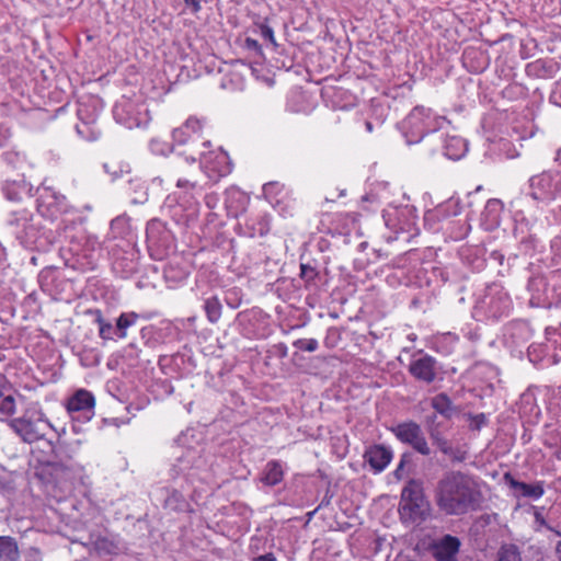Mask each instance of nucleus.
Listing matches in <instances>:
<instances>
[{
	"instance_id": "f257e3e1",
	"label": "nucleus",
	"mask_w": 561,
	"mask_h": 561,
	"mask_svg": "<svg viewBox=\"0 0 561 561\" xmlns=\"http://www.w3.org/2000/svg\"><path fill=\"white\" fill-rule=\"evenodd\" d=\"M481 482L461 471H450L438 481L436 503L447 515H465L481 508Z\"/></svg>"
},
{
	"instance_id": "f03ea898",
	"label": "nucleus",
	"mask_w": 561,
	"mask_h": 561,
	"mask_svg": "<svg viewBox=\"0 0 561 561\" xmlns=\"http://www.w3.org/2000/svg\"><path fill=\"white\" fill-rule=\"evenodd\" d=\"M203 191V186L197 181L180 178L176 181V190L167 196L163 209H167L176 220L183 217L190 218L198 211V199Z\"/></svg>"
},
{
	"instance_id": "7ed1b4c3",
	"label": "nucleus",
	"mask_w": 561,
	"mask_h": 561,
	"mask_svg": "<svg viewBox=\"0 0 561 561\" xmlns=\"http://www.w3.org/2000/svg\"><path fill=\"white\" fill-rule=\"evenodd\" d=\"M173 470L182 474L194 490L203 491V484H214L215 474L207 459L203 456L201 448H187L176 460Z\"/></svg>"
},
{
	"instance_id": "20e7f679",
	"label": "nucleus",
	"mask_w": 561,
	"mask_h": 561,
	"mask_svg": "<svg viewBox=\"0 0 561 561\" xmlns=\"http://www.w3.org/2000/svg\"><path fill=\"white\" fill-rule=\"evenodd\" d=\"M512 299L506 290L499 284H492L480 293L472 310L478 321L499 320L510 314Z\"/></svg>"
},
{
	"instance_id": "39448f33",
	"label": "nucleus",
	"mask_w": 561,
	"mask_h": 561,
	"mask_svg": "<svg viewBox=\"0 0 561 561\" xmlns=\"http://www.w3.org/2000/svg\"><path fill=\"white\" fill-rule=\"evenodd\" d=\"M445 118L431 108L417 105L400 123V129L408 145L420 142L425 135L436 131Z\"/></svg>"
},
{
	"instance_id": "423d86ee",
	"label": "nucleus",
	"mask_w": 561,
	"mask_h": 561,
	"mask_svg": "<svg viewBox=\"0 0 561 561\" xmlns=\"http://www.w3.org/2000/svg\"><path fill=\"white\" fill-rule=\"evenodd\" d=\"M116 123L128 129L146 127L151 117L148 105L141 94L123 95L113 107Z\"/></svg>"
},
{
	"instance_id": "0eeeda50",
	"label": "nucleus",
	"mask_w": 561,
	"mask_h": 561,
	"mask_svg": "<svg viewBox=\"0 0 561 561\" xmlns=\"http://www.w3.org/2000/svg\"><path fill=\"white\" fill-rule=\"evenodd\" d=\"M103 107V102L99 96L88 94L79 99L77 116L80 123L76 125V130L82 139L88 141L99 139L101 131L96 122Z\"/></svg>"
},
{
	"instance_id": "6e6552de",
	"label": "nucleus",
	"mask_w": 561,
	"mask_h": 561,
	"mask_svg": "<svg viewBox=\"0 0 561 561\" xmlns=\"http://www.w3.org/2000/svg\"><path fill=\"white\" fill-rule=\"evenodd\" d=\"M537 203L548 204L561 196V172H542L528 180L527 192Z\"/></svg>"
},
{
	"instance_id": "1a4fd4ad",
	"label": "nucleus",
	"mask_w": 561,
	"mask_h": 561,
	"mask_svg": "<svg viewBox=\"0 0 561 561\" xmlns=\"http://www.w3.org/2000/svg\"><path fill=\"white\" fill-rule=\"evenodd\" d=\"M427 512V502L423 494L422 483L411 480L402 490L399 513L402 519L415 522L422 519Z\"/></svg>"
},
{
	"instance_id": "9d476101",
	"label": "nucleus",
	"mask_w": 561,
	"mask_h": 561,
	"mask_svg": "<svg viewBox=\"0 0 561 561\" xmlns=\"http://www.w3.org/2000/svg\"><path fill=\"white\" fill-rule=\"evenodd\" d=\"M382 218L387 228L397 234L401 232L414 234L417 231L416 208L412 205H389L383 209Z\"/></svg>"
},
{
	"instance_id": "9b49d317",
	"label": "nucleus",
	"mask_w": 561,
	"mask_h": 561,
	"mask_svg": "<svg viewBox=\"0 0 561 561\" xmlns=\"http://www.w3.org/2000/svg\"><path fill=\"white\" fill-rule=\"evenodd\" d=\"M7 229L23 247L32 245L37 237L33 214L27 209L11 211L7 218Z\"/></svg>"
},
{
	"instance_id": "f8f14e48",
	"label": "nucleus",
	"mask_w": 561,
	"mask_h": 561,
	"mask_svg": "<svg viewBox=\"0 0 561 561\" xmlns=\"http://www.w3.org/2000/svg\"><path fill=\"white\" fill-rule=\"evenodd\" d=\"M146 239L151 256L162 260L173 248V234L160 219H151L147 224Z\"/></svg>"
},
{
	"instance_id": "ddd939ff",
	"label": "nucleus",
	"mask_w": 561,
	"mask_h": 561,
	"mask_svg": "<svg viewBox=\"0 0 561 561\" xmlns=\"http://www.w3.org/2000/svg\"><path fill=\"white\" fill-rule=\"evenodd\" d=\"M9 426L23 439L25 443H34L45 436V428L50 427V423L44 417L43 413H38L37 419H32L26 414L11 419L8 421Z\"/></svg>"
},
{
	"instance_id": "4468645a",
	"label": "nucleus",
	"mask_w": 561,
	"mask_h": 561,
	"mask_svg": "<svg viewBox=\"0 0 561 561\" xmlns=\"http://www.w3.org/2000/svg\"><path fill=\"white\" fill-rule=\"evenodd\" d=\"M95 398L85 390H77L66 403V409L72 421L87 423L94 416Z\"/></svg>"
},
{
	"instance_id": "2eb2a0df",
	"label": "nucleus",
	"mask_w": 561,
	"mask_h": 561,
	"mask_svg": "<svg viewBox=\"0 0 561 561\" xmlns=\"http://www.w3.org/2000/svg\"><path fill=\"white\" fill-rule=\"evenodd\" d=\"M198 154L201 168L204 170L209 180L216 182L220 178L231 173L232 165L227 152L219 149L208 153L198 151Z\"/></svg>"
},
{
	"instance_id": "dca6fc26",
	"label": "nucleus",
	"mask_w": 561,
	"mask_h": 561,
	"mask_svg": "<svg viewBox=\"0 0 561 561\" xmlns=\"http://www.w3.org/2000/svg\"><path fill=\"white\" fill-rule=\"evenodd\" d=\"M391 431L400 442L411 445L421 455L428 456L431 454V448L417 423L413 421L402 422L392 427Z\"/></svg>"
},
{
	"instance_id": "f3484780",
	"label": "nucleus",
	"mask_w": 561,
	"mask_h": 561,
	"mask_svg": "<svg viewBox=\"0 0 561 561\" xmlns=\"http://www.w3.org/2000/svg\"><path fill=\"white\" fill-rule=\"evenodd\" d=\"M558 333L557 329L547 328L546 329V343L542 345H531L528 348V356L530 362L533 363H542L543 365H554L559 363V357L554 353V351L559 346Z\"/></svg>"
},
{
	"instance_id": "a211bd4d",
	"label": "nucleus",
	"mask_w": 561,
	"mask_h": 561,
	"mask_svg": "<svg viewBox=\"0 0 561 561\" xmlns=\"http://www.w3.org/2000/svg\"><path fill=\"white\" fill-rule=\"evenodd\" d=\"M67 209L66 197L51 187L39 190L37 210L46 218L54 219Z\"/></svg>"
},
{
	"instance_id": "6ab92c4d",
	"label": "nucleus",
	"mask_w": 561,
	"mask_h": 561,
	"mask_svg": "<svg viewBox=\"0 0 561 561\" xmlns=\"http://www.w3.org/2000/svg\"><path fill=\"white\" fill-rule=\"evenodd\" d=\"M202 121L190 117L182 126L175 128L172 133V138L176 145H192L199 144L202 147L209 145L208 140H202Z\"/></svg>"
},
{
	"instance_id": "aec40b11",
	"label": "nucleus",
	"mask_w": 561,
	"mask_h": 561,
	"mask_svg": "<svg viewBox=\"0 0 561 561\" xmlns=\"http://www.w3.org/2000/svg\"><path fill=\"white\" fill-rule=\"evenodd\" d=\"M503 479L510 489L514 491V496L517 499L526 497L536 501L541 499L545 494L543 481H536L528 484L516 480L510 472L504 473Z\"/></svg>"
},
{
	"instance_id": "412c9836",
	"label": "nucleus",
	"mask_w": 561,
	"mask_h": 561,
	"mask_svg": "<svg viewBox=\"0 0 561 561\" xmlns=\"http://www.w3.org/2000/svg\"><path fill=\"white\" fill-rule=\"evenodd\" d=\"M409 371L415 379L431 383L436 378V360L430 355L414 358L410 364Z\"/></svg>"
},
{
	"instance_id": "4be33fe9",
	"label": "nucleus",
	"mask_w": 561,
	"mask_h": 561,
	"mask_svg": "<svg viewBox=\"0 0 561 561\" xmlns=\"http://www.w3.org/2000/svg\"><path fill=\"white\" fill-rule=\"evenodd\" d=\"M460 548L457 537L445 535L432 545L433 557L437 561H454Z\"/></svg>"
},
{
	"instance_id": "5701e85b",
	"label": "nucleus",
	"mask_w": 561,
	"mask_h": 561,
	"mask_svg": "<svg viewBox=\"0 0 561 561\" xmlns=\"http://www.w3.org/2000/svg\"><path fill=\"white\" fill-rule=\"evenodd\" d=\"M364 459L369 463L374 472L383 471L392 459L390 448L382 445H373L364 454Z\"/></svg>"
},
{
	"instance_id": "b1692460",
	"label": "nucleus",
	"mask_w": 561,
	"mask_h": 561,
	"mask_svg": "<svg viewBox=\"0 0 561 561\" xmlns=\"http://www.w3.org/2000/svg\"><path fill=\"white\" fill-rule=\"evenodd\" d=\"M4 197L10 202H22L24 197H30L32 185L24 179L5 180L1 185Z\"/></svg>"
},
{
	"instance_id": "393cba45",
	"label": "nucleus",
	"mask_w": 561,
	"mask_h": 561,
	"mask_svg": "<svg viewBox=\"0 0 561 561\" xmlns=\"http://www.w3.org/2000/svg\"><path fill=\"white\" fill-rule=\"evenodd\" d=\"M437 138L442 144L444 156L448 159L459 160L468 150L467 141L457 135L446 136L445 138L439 136Z\"/></svg>"
},
{
	"instance_id": "a878e982",
	"label": "nucleus",
	"mask_w": 561,
	"mask_h": 561,
	"mask_svg": "<svg viewBox=\"0 0 561 561\" xmlns=\"http://www.w3.org/2000/svg\"><path fill=\"white\" fill-rule=\"evenodd\" d=\"M247 202L248 197L240 190L231 187L226 191L225 204L231 215L238 216L245 208Z\"/></svg>"
},
{
	"instance_id": "bb28decb",
	"label": "nucleus",
	"mask_w": 561,
	"mask_h": 561,
	"mask_svg": "<svg viewBox=\"0 0 561 561\" xmlns=\"http://www.w3.org/2000/svg\"><path fill=\"white\" fill-rule=\"evenodd\" d=\"M284 478V471L283 466L278 460H271L266 463L262 476L261 481L265 485H276L278 484Z\"/></svg>"
},
{
	"instance_id": "cd10ccee",
	"label": "nucleus",
	"mask_w": 561,
	"mask_h": 561,
	"mask_svg": "<svg viewBox=\"0 0 561 561\" xmlns=\"http://www.w3.org/2000/svg\"><path fill=\"white\" fill-rule=\"evenodd\" d=\"M501 209V201L492 198L486 202L482 211V220H484L488 229H492L499 225Z\"/></svg>"
},
{
	"instance_id": "c85d7f7f",
	"label": "nucleus",
	"mask_w": 561,
	"mask_h": 561,
	"mask_svg": "<svg viewBox=\"0 0 561 561\" xmlns=\"http://www.w3.org/2000/svg\"><path fill=\"white\" fill-rule=\"evenodd\" d=\"M18 542L10 536H0V561H19Z\"/></svg>"
},
{
	"instance_id": "c756f323",
	"label": "nucleus",
	"mask_w": 561,
	"mask_h": 561,
	"mask_svg": "<svg viewBox=\"0 0 561 561\" xmlns=\"http://www.w3.org/2000/svg\"><path fill=\"white\" fill-rule=\"evenodd\" d=\"M140 318L141 316L134 311L121 313L116 320V337L125 339L127 336V329L135 325Z\"/></svg>"
},
{
	"instance_id": "7c9ffc66",
	"label": "nucleus",
	"mask_w": 561,
	"mask_h": 561,
	"mask_svg": "<svg viewBox=\"0 0 561 561\" xmlns=\"http://www.w3.org/2000/svg\"><path fill=\"white\" fill-rule=\"evenodd\" d=\"M89 312L94 316V321L99 325L100 337L102 340H113L116 336V334H115L116 328H114L111 322L104 320L101 310L95 309V310H90Z\"/></svg>"
},
{
	"instance_id": "2f4dec72",
	"label": "nucleus",
	"mask_w": 561,
	"mask_h": 561,
	"mask_svg": "<svg viewBox=\"0 0 561 561\" xmlns=\"http://www.w3.org/2000/svg\"><path fill=\"white\" fill-rule=\"evenodd\" d=\"M204 310L207 317V320L210 323H216L219 321L222 312V306L218 297L211 296L205 299L204 301Z\"/></svg>"
},
{
	"instance_id": "473e14b6",
	"label": "nucleus",
	"mask_w": 561,
	"mask_h": 561,
	"mask_svg": "<svg viewBox=\"0 0 561 561\" xmlns=\"http://www.w3.org/2000/svg\"><path fill=\"white\" fill-rule=\"evenodd\" d=\"M432 407L437 413L446 417H449L453 413L451 401L445 393H439L435 396L432 399Z\"/></svg>"
},
{
	"instance_id": "72a5a7b5",
	"label": "nucleus",
	"mask_w": 561,
	"mask_h": 561,
	"mask_svg": "<svg viewBox=\"0 0 561 561\" xmlns=\"http://www.w3.org/2000/svg\"><path fill=\"white\" fill-rule=\"evenodd\" d=\"M95 550L102 556H115L118 554L121 548L118 543L108 538H99L95 541Z\"/></svg>"
},
{
	"instance_id": "f704fd0d",
	"label": "nucleus",
	"mask_w": 561,
	"mask_h": 561,
	"mask_svg": "<svg viewBox=\"0 0 561 561\" xmlns=\"http://www.w3.org/2000/svg\"><path fill=\"white\" fill-rule=\"evenodd\" d=\"M497 561H522V558L516 546L504 545L497 553Z\"/></svg>"
},
{
	"instance_id": "c9c22d12",
	"label": "nucleus",
	"mask_w": 561,
	"mask_h": 561,
	"mask_svg": "<svg viewBox=\"0 0 561 561\" xmlns=\"http://www.w3.org/2000/svg\"><path fill=\"white\" fill-rule=\"evenodd\" d=\"M515 228L514 233L516 237H519L522 240H524L529 231H530V221L526 219L523 214L516 213L515 214Z\"/></svg>"
},
{
	"instance_id": "e433bc0d",
	"label": "nucleus",
	"mask_w": 561,
	"mask_h": 561,
	"mask_svg": "<svg viewBox=\"0 0 561 561\" xmlns=\"http://www.w3.org/2000/svg\"><path fill=\"white\" fill-rule=\"evenodd\" d=\"M84 251L87 252L85 256H88L90 259H96L98 256H100V254L102 252V245L96 237H93V236L87 237V240L84 243Z\"/></svg>"
},
{
	"instance_id": "4c0bfd02",
	"label": "nucleus",
	"mask_w": 561,
	"mask_h": 561,
	"mask_svg": "<svg viewBox=\"0 0 561 561\" xmlns=\"http://www.w3.org/2000/svg\"><path fill=\"white\" fill-rule=\"evenodd\" d=\"M3 160L7 162L8 165L16 169L22 165V163L25 160V157L20 151L10 150L3 153Z\"/></svg>"
},
{
	"instance_id": "58836bf2",
	"label": "nucleus",
	"mask_w": 561,
	"mask_h": 561,
	"mask_svg": "<svg viewBox=\"0 0 561 561\" xmlns=\"http://www.w3.org/2000/svg\"><path fill=\"white\" fill-rule=\"evenodd\" d=\"M0 413L4 416H12L16 411V403L12 396L0 398Z\"/></svg>"
},
{
	"instance_id": "ea45409f",
	"label": "nucleus",
	"mask_w": 561,
	"mask_h": 561,
	"mask_svg": "<svg viewBox=\"0 0 561 561\" xmlns=\"http://www.w3.org/2000/svg\"><path fill=\"white\" fill-rule=\"evenodd\" d=\"M433 444L437 446V448L445 455L448 449L451 447V443L443 437L438 432L432 431L430 433Z\"/></svg>"
},
{
	"instance_id": "a19ab883",
	"label": "nucleus",
	"mask_w": 561,
	"mask_h": 561,
	"mask_svg": "<svg viewBox=\"0 0 561 561\" xmlns=\"http://www.w3.org/2000/svg\"><path fill=\"white\" fill-rule=\"evenodd\" d=\"M294 346L301 351L314 352L319 347V343L316 339H299L294 342Z\"/></svg>"
},
{
	"instance_id": "79ce46f5",
	"label": "nucleus",
	"mask_w": 561,
	"mask_h": 561,
	"mask_svg": "<svg viewBox=\"0 0 561 561\" xmlns=\"http://www.w3.org/2000/svg\"><path fill=\"white\" fill-rule=\"evenodd\" d=\"M445 455L448 456L451 461L456 462H461L467 459V451L460 447H455L453 445Z\"/></svg>"
},
{
	"instance_id": "37998d69",
	"label": "nucleus",
	"mask_w": 561,
	"mask_h": 561,
	"mask_svg": "<svg viewBox=\"0 0 561 561\" xmlns=\"http://www.w3.org/2000/svg\"><path fill=\"white\" fill-rule=\"evenodd\" d=\"M318 273L317 271L308 265V264H301L300 265V277L308 284L316 279Z\"/></svg>"
},
{
	"instance_id": "c03bdc74",
	"label": "nucleus",
	"mask_w": 561,
	"mask_h": 561,
	"mask_svg": "<svg viewBox=\"0 0 561 561\" xmlns=\"http://www.w3.org/2000/svg\"><path fill=\"white\" fill-rule=\"evenodd\" d=\"M259 28H260L261 36L265 41L270 42L273 46H277L276 39H275V36H274V31H273V28L271 26H268L265 23H261L259 25Z\"/></svg>"
},
{
	"instance_id": "a18cd8bd",
	"label": "nucleus",
	"mask_w": 561,
	"mask_h": 561,
	"mask_svg": "<svg viewBox=\"0 0 561 561\" xmlns=\"http://www.w3.org/2000/svg\"><path fill=\"white\" fill-rule=\"evenodd\" d=\"M243 47L247 50L252 51V53H254L257 56H262L263 55L262 47L259 44V42L256 39L251 38V37H247L244 39Z\"/></svg>"
},
{
	"instance_id": "49530a36",
	"label": "nucleus",
	"mask_w": 561,
	"mask_h": 561,
	"mask_svg": "<svg viewBox=\"0 0 561 561\" xmlns=\"http://www.w3.org/2000/svg\"><path fill=\"white\" fill-rule=\"evenodd\" d=\"M505 332H531L528 323L526 322H513L506 327Z\"/></svg>"
},
{
	"instance_id": "de8ad7c7",
	"label": "nucleus",
	"mask_w": 561,
	"mask_h": 561,
	"mask_svg": "<svg viewBox=\"0 0 561 561\" xmlns=\"http://www.w3.org/2000/svg\"><path fill=\"white\" fill-rule=\"evenodd\" d=\"M550 102L561 107V79L556 82L553 90L550 94Z\"/></svg>"
},
{
	"instance_id": "09e8293b",
	"label": "nucleus",
	"mask_w": 561,
	"mask_h": 561,
	"mask_svg": "<svg viewBox=\"0 0 561 561\" xmlns=\"http://www.w3.org/2000/svg\"><path fill=\"white\" fill-rule=\"evenodd\" d=\"M150 148H151L152 152L159 153V154H165L167 152L170 151V148L167 145L159 141L158 139L151 140Z\"/></svg>"
},
{
	"instance_id": "8fccbe9b",
	"label": "nucleus",
	"mask_w": 561,
	"mask_h": 561,
	"mask_svg": "<svg viewBox=\"0 0 561 561\" xmlns=\"http://www.w3.org/2000/svg\"><path fill=\"white\" fill-rule=\"evenodd\" d=\"M135 192L137 196L133 198V202L136 204H142L147 201V190L142 184H137Z\"/></svg>"
},
{
	"instance_id": "3c124183",
	"label": "nucleus",
	"mask_w": 561,
	"mask_h": 561,
	"mask_svg": "<svg viewBox=\"0 0 561 561\" xmlns=\"http://www.w3.org/2000/svg\"><path fill=\"white\" fill-rule=\"evenodd\" d=\"M11 130L4 124H0V147H4L11 138Z\"/></svg>"
},
{
	"instance_id": "603ef678",
	"label": "nucleus",
	"mask_w": 561,
	"mask_h": 561,
	"mask_svg": "<svg viewBox=\"0 0 561 561\" xmlns=\"http://www.w3.org/2000/svg\"><path fill=\"white\" fill-rule=\"evenodd\" d=\"M259 229L257 230H254L253 232L250 233L251 237H255V236H264L268 232V227H267V224L264 219H262L260 222H259Z\"/></svg>"
},
{
	"instance_id": "864d4df0",
	"label": "nucleus",
	"mask_w": 561,
	"mask_h": 561,
	"mask_svg": "<svg viewBox=\"0 0 561 561\" xmlns=\"http://www.w3.org/2000/svg\"><path fill=\"white\" fill-rule=\"evenodd\" d=\"M472 421H473L472 426L476 430H480V427L485 424L486 419H485V415L481 413V414L476 415Z\"/></svg>"
},
{
	"instance_id": "5fc2aeb1",
	"label": "nucleus",
	"mask_w": 561,
	"mask_h": 561,
	"mask_svg": "<svg viewBox=\"0 0 561 561\" xmlns=\"http://www.w3.org/2000/svg\"><path fill=\"white\" fill-rule=\"evenodd\" d=\"M185 4L191 8L193 13H196L201 10L199 0H184Z\"/></svg>"
},
{
	"instance_id": "6e6d98bb",
	"label": "nucleus",
	"mask_w": 561,
	"mask_h": 561,
	"mask_svg": "<svg viewBox=\"0 0 561 561\" xmlns=\"http://www.w3.org/2000/svg\"><path fill=\"white\" fill-rule=\"evenodd\" d=\"M205 203L209 208H214L217 203L216 195H206L205 196Z\"/></svg>"
},
{
	"instance_id": "4d7b16f0",
	"label": "nucleus",
	"mask_w": 561,
	"mask_h": 561,
	"mask_svg": "<svg viewBox=\"0 0 561 561\" xmlns=\"http://www.w3.org/2000/svg\"><path fill=\"white\" fill-rule=\"evenodd\" d=\"M438 213H439L438 209L427 211L425 214V216H424L425 222H428L430 220L437 218L438 217Z\"/></svg>"
},
{
	"instance_id": "13d9d810",
	"label": "nucleus",
	"mask_w": 561,
	"mask_h": 561,
	"mask_svg": "<svg viewBox=\"0 0 561 561\" xmlns=\"http://www.w3.org/2000/svg\"><path fill=\"white\" fill-rule=\"evenodd\" d=\"M254 561H276L273 553H265L254 559Z\"/></svg>"
},
{
	"instance_id": "bf43d9fd",
	"label": "nucleus",
	"mask_w": 561,
	"mask_h": 561,
	"mask_svg": "<svg viewBox=\"0 0 561 561\" xmlns=\"http://www.w3.org/2000/svg\"><path fill=\"white\" fill-rule=\"evenodd\" d=\"M542 67V61L541 60H537L533 64H529L527 66V70L528 71H538L540 68Z\"/></svg>"
},
{
	"instance_id": "052dcab7",
	"label": "nucleus",
	"mask_w": 561,
	"mask_h": 561,
	"mask_svg": "<svg viewBox=\"0 0 561 561\" xmlns=\"http://www.w3.org/2000/svg\"><path fill=\"white\" fill-rule=\"evenodd\" d=\"M552 396L559 401L558 404L561 407V385L552 390Z\"/></svg>"
},
{
	"instance_id": "680f3d73",
	"label": "nucleus",
	"mask_w": 561,
	"mask_h": 561,
	"mask_svg": "<svg viewBox=\"0 0 561 561\" xmlns=\"http://www.w3.org/2000/svg\"><path fill=\"white\" fill-rule=\"evenodd\" d=\"M276 184L275 183H267L263 186V191L265 194H270L272 190L274 188Z\"/></svg>"
},
{
	"instance_id": "e2e57ef3",
	"label": "nucleus",
	"mask_w": 561,
	"mask_h": 561,
	"mask_svg": "<svg viewBox=\"0 0 561 561\" xmlns=\"http://www.w3.org/2000/svg\"><path fill=\"white\" fill-rule=\"evenodd\" d=\"M4 261H5V249L0 243V265H2Z\"/></svg>"
},
{
	"instance_id": "0e129e2a",
	"label": "nucleus",
	"mask_w": 561,
	"mask_h": 561,
	"mask_svg": "<svg viewBox=\"0 0 561 561\" xmlns=\"http://www.w3.org/2000/svg\"><path fill=\"white\" fill-rule=\"evenodd\" d=\"M365 128H366L367 133H373V130H374V125H373V123H371V122H368V121H367V122H365Z\"/></svg>"
},
{
	"instance_id": "69168bd1",
	"label": "nucleus",
	"mask_w": 561,
	"mask_h": 561,
	"mask_svg": "<svg viewBox=\"0 0 561 561\" xmlns=\"http://www.w3.org/2000/svg\"><path fill=\"white\" fill-rule=\"evenodd\" d=\"M4 378L0 375V398L3 396Z\"/></svg>"
},
{
	"instance_id": "338daca9",
	"label": "nucleus",
	"mask_w": 561,
	"mask_h": 561,
	"mask_svg": "<svg viewBox=\"0 0 561 561\" xmlns=\"http://www.w3.org/2000/svg\"><path fill=\"white\" fill-rule=\"evenodd\" d=\"M557 552L559 554V561H561V541H559L557 545Z\"/></svg>"
},
{
	"instance_id": "774afa93",
	"label": "nucleus",
	"mask_w": 561,
	"mask_h": 561,
	"mask_svg": "<svg viewBox=\"0 0 561 561\" xmlns=\"http://www.w3.org/2000/svg\"><path fill=\"white\" fill-rule=\"evenodd\" d=\"M154 331H156V329H154V328H152V327H147V328H144V329L141 330V332H154Z\"/></svg>"
}]
</instances>
